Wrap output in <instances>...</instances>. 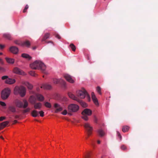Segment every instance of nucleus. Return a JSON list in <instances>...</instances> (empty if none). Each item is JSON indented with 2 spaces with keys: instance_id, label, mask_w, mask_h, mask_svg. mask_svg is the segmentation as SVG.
I'll return each instance as SVG.
<instances>
[{
  "instance_id": "nucleus-36",
  "label": "nucleus",
  "mask_w": 158,
  "mask_h": 158,
  "mask_svg": "<svg viewBox=\"0 0 158 158\" xmlns=\"http://www.w3.org/2000/svg\"><path fill=\"white\" fill-rule=\"evenodd\" d=\"M96 90L98 93L100 95L102 94V93L101 92V89L99 86H98L96 89Z\"/></svg>"
},
{
  "instance_id": "nucleus-42",
  "label": "nucleus",
  "mask_w": 158,
  "mask_h": 158,
  "mask_svg": "<svg viewBox=\"0 0 158 158\" xmlns=\"http://www.w3.org/2000/svg\"><path fill=\"white\" fill-rule=\"evenodd\" d=\"M117 134L118 136L120 138V140H121V139H122V136H121L120 134L118 131H117Z\"/></svg>"
},
{
  "instance_id": "nucleus-10",
  "label": "nucleus",
  "mask_w": 158,
  "mask_h": 158,
  "mask_svg": "<svg viewBox=\"0 0 158 158\" xmlns=\"http://www.w3.org/2000/svg\"><path fill=\"white\" fill-rule=\"evenodd\" d=\"M13 71L14 73L18 74L21 75H25V74L23 71L16 67L14 69Z\"/></svg>"
},
{
  "instance_id": "nucleus-37",
  "label": "nucleus",
  "mask_w": 158,
  "mask_h": 158,
  "mask_svg": "<svg viewBox=\"0 0 158 158\" xmlns=\"http://www.w3.org/2000/svg\"><path fill=\"white\" fill-rule=\"evenodd\" d=\"M53 82L55 84H59V79H53Z\"/></svg>"
},
{
  "instance_id": "nucleus-57",
  "label": "nucleus",
  "mask_w": 158,
  "mask_h": 158,
  "mask_svg": "<svg viewBox=\"0 0 158 158\" xmlns=\"http://www.w3.org/2000/svg\"><path fill=\"white\" fill-rule=\"evenodd\" d=\"M35 121H38V120H36V119H35Z\"/></svg>"
},
{
  "instance_id": "nucleus-26",
  "label": "nucleus",
  "mask_w": 158,
  "mask_h": 158,
  "mask_svg": "<svg viewBox=\"0 0 158 158\" xmlns=\"http://www.w3.org/2000/svg\"><path fill=\"white\" fill-rule=\"evenodd\" d=\"M98 132L101 137H102L105 135V133L102 129H99L98 131Z\"/></svg>"
},
{
  "instance_id": "nucleus-38",
  "label": "nucleus",
  "mask_w": 158,
  "mask_h": 158,
  "mask_svg": "<svg viewBox=\"0 0 158 158\" xmlns=\"http://www.w3.org/2000/svg\"><path fill=\"white\" fill-rule=\"evenodd\" d=\"M30 108H28L26 109H25L23 110V113H26L27 112H28L30 111Z\"/></svg>"
},
{
  "instance_id": "nucleus-35",
  "label": "nucleus",
  "mask_w": 158,
  "mask_h": 158,
  "mask_svg": "<svg viewBox=\"0 0 158 158\" xmlns=\"http://www.w3.org/2000/svg\"><path fill=\"white\" fill-rule=\"evenodd\" d=\"M6 72V69L4 67L0 66V72L1 73H4Z\"/></svg>"
},
{
  "instance_id": "nucleus-28",
  "label": "nucleus",
  "mask_w": 158,
  "mask_h": 158,
  "mask_svg": "<svg viewBox=\"0 0 158 158\" xmlns=\"http://www.w3.org/2000/svg\"><path fill=\"white\" fill-rule=\"evenodd\" d=\"M9 110L12 112L14 113L16 111L15 108L13 106H10L8 108Z\"/></svg>"
},
{
  "instance_id": "nucleus-20",
  "label": "nucleus",
  "mask_w": 158,
  "mask_h": 158,
  "mask_svg": "<svg viewBox=\"0 0 158 158\" xmlns=\"http://www.w3.org/2000/svg\"><path fill=\"white\" fill-rule=\"evenodd\" d=\"M31 114L34 117H38L39 116V111L36 110H33L32 111Z\"/></svg>"
},
{
  "instance_id": "nucleus-31",
  "label": "nucleus",
  "mask_w": 158,
  "mask_h": 158,
  "mask_svg": "<svg viewBox=\"0 0 158 158\" xmlns=\"http://www.w3.org/2000/svg\"><path fill=\"white\" fill-rule=\"evenodd\" d=\"M70 47L72 49V50L73 51H75L76 48L75 46L73 44H71L69 45Z\"/></svg>"
},
{
  "instance_id": "nucleus-45",
  "label": "nucleus",
  "mask_w": 158,
  "mask_h": 158,
  "mask_svg": "<svg viewBox=\"0 0 158 158\" xmlns=\"http://www.w3.org/2000/svg\"><path fill=\"white\" fill-rule=\"evenodd\" d=\"M8 76H4L2 77V79L3 80L6 79V80L7 79H8L7 78H8Z\"/></svg>"
},
{
  "instance_id": "nucleus-41",
  "label": "nucleus",
  "mask_w": 158,
  "mask_h": 158,
  "mask_svg": "<svg viewBox=\"0 0 158 158\" xmlns=\"http://www.w3.org/2000/svg\"><path fill=\"white\" fill-rule=\"evenodd\" d=\"M0 105L2 106H6V104L2 101H0Z\"/></svg>"
},
{
  "instance_id": "nucleus-23",
  "label": "nucleus",
  "mask_w": 158,
  "mask_h": 158,
  "mask_svg": "<svg viewBox=\"0 0 158 158\" xmlns=\"http://www.w3.org/2000/svg\"><path fill=\"white\" fill-rule=\"evenodd\" d=\"M36 96L38 100L40 101H43L44 99V98L43 95L40 94H36Z\"/></svg>"
},
{
  "instance_id": "nucleus-1",
  "label": "nucleus",
  "mask_w": 158,
  "mask_h": 158,
  "mask_svg": "<svg viewBox=\"0 0 158 158\" xmlns=\"http://www.w3.org/2000/svg\"><path fill=\"white\" fill-rule=\"evenodd\" d=\"M31 68L32 69H40L44 72L46 69L45 65L41 61L36 60L30 65Z\"/></svg>"
},
{
  "instance_id": "nucleus-29",
  "label": "nucleus",
  "mask_w": 158,
  "mask_h": 158,
  "mask_svg": "<svg viewBox=\"0 0 158 158\" xmlns=\"http://www.w3.org/2000/svg\"><path fill=\"white\" fill-rule=\"evenodd\" d=\"M59 84L65 85L66 83L61 78H60L59 79Z\"/></svg>"
},
{
  "instance_id": "nucleus-11",
  "label": "nucleus",
  "mask_w": 158,
  "mask_h": 158,
  "mask_svg": "<svg viewBox=\"0 0 158 158\" xmlns=\"http://www.w3.org/2000/svg\"><path fill=\"white\" fill-rule=\"evenodd\" d=\"M64 77L66 80L69 82L73 83L74 82V80L73 79L71 76L68 74H65Z\"/></svg>"
},
{
  "instance_id": "nucleus-55",
  "label": "nucleus",
  "mask_w": 158,
  "mask_h": 158,
  "mask_svg": "<svg viewBox=\"0 0 158 158\" xmlns=\"http://www.w3.org/2000/svg\"><path fill=\"white\" fill-rule=\"evenodd\" d=\"M0 138L2 139H4V138L2 136H1Z\"/></svg>"
},
{
  "instance_id": "nucleus-19",
  "label": "nucleus",
  "mask_w": 158,
  "mask_h": 158,
  "mask_svg": "<svg viewBox=\"0 0 158 158\" xmlns=\"http://www.w3.org/2000/svg\"><path fill=\"white\" fill-rule=\"evenodd\" d=\"M41 88L45 89H50L52 88L51 85L48 84H45L41 86Z\"/></svg>"
},
{
  "instance_id": "nucleus-4",
  "label": "nucleus",
  "mask_w": 158,
  "mask_h": 158,
  "mask_svg": "<svg viewBox=\"0 0 158 158\" xmlns=\"http://www.w3.org/2000/svg\"><path fill=\"white\" fill-rule=\"evenodd\" d=\"M92 114V111L90 109L86 108L84 109L81 113V118L85 121L88 120V116H90Z\"/></svg>"
},
{
  "instance_id": "nucleus-6",
  "label": "nucleus",
  "mask_w": 158,
  "mask_h": 158,
  "mask_svg": "<svg viewBox=\"0 0 158 158\" xmlns=\"http://www.w3.org/2000/svg\"><path fill=\"white\" fill-rule=\"evenodd\" d=\"M77 96L81 98H84L86 96L88 100L90 101V97L85 89H83L82 90H79L77 92Z\"/></svg>"
},
{
  "instance_id": "nucleus-25",
  "label": "nucleus",
  "mask_w": 158,
  "mask_h": 158,
  "mask_svg": "<svg viewBox=\"0 0 158 158\" xmlns=\"http://www.w3.org/2000/svg\"><path fill=\"white\" fill-rule=\"evenodd\" d=\"M3 37L6 39L9 40H11V37L10 35L8 33H5L3 34Z\"/></svg>"
},
{
  "instance_id": "nucleus-40",
  "label": "nucleus",
  "mask_w": 158,
  "mask_h": 158,
  "mask_svg": "<svg viewBox=\"0 0 158 158\" xmlns=\"http://www.w3.org/2000/svg\"><path fill=\"white\" fill-rule=\"evenodd\" d=\"M29 6L27 5L24 10H23V13H25L27 12V10L28 9Z\"/></svg>"
},
{
  "instance_id": "nucleus-22",
  "label": "nucleus",
  "mask_w": 158,
  "mask_h": 158,
  "mask_svg": "<svg viewBox=\"0 0 158 158\" xmlns=\"http://www.w3.org/2000/svg\"><path fill=\"white\" fill-rule=\"evenodd\" d=\"M6 60L7 63L10 64H13L14 63L15 60L14 59L10 58L8 57H6Z\"/></svg>"
},
{
  "instance_id": "nucleus-8",
  "label": "nucleus",
  "mask_w": 158,
  "mask_h": 158,
  "mask_svg": "<svg viewBox=\"0 0 158 158\" xmlns=\"http://www.w3.org/2000/svg\"><path fill=\"white\" fill-rule=\"evenodd\" d=\"M84 126L87 131L88 136H89L92 134L93 127L88 123H85Z\"/></svg>"
},
{
  "instance_id": "nucleus-3",
  "label": "nucleus",
  "mask_w": 158,
  "mask_h": 158,
  "mask_svg": "<svg viewBox=\"0 0 158 158\" xmlns=\"http://www.w3.org/2000/svg\"><path fill=\"white\" fill-rule=\"evenodd\" d=\"M79 109V107L78 105L74 104H70L68 106V111L69 112L68 114L70 115H71V113L77 112L78 110Z\"/></svg>"
},
{
  "instance_id": "nucleus-30",
  "label": "nucleus",
  "mask_w": 158,
  "mask_h": 158,
  "mask_svg": "<svg viewBox=\"0 0 158 158\" xmlns=\"http://www.w3.org/2000/svg\"><path fill=\"white\" fill-rule=\"evenodd\" d=\"M78 102L81 103V106L82 107H85L87 106V104L85 103L82 102L81 100H80L79 102Z\"/></svg>"
},
{
  "instance_id": "nucleus-18",
  "label": "nucleus",
  "mask_w": 158,
  "mask_h": 158,
  "mask_svg": "<svg viewBox=\"0 0 158 158\" xmlns=\"http://www.w3.org/2000/svg\"><path fill=\"white\" fill-rule=\"evenodd\" d=\"M15 80L14 79L8 78L5 81V82L9 84H12L15 83Z\"/></svg>"
},
{
  "instance_id": "nucleus-33",
  "label": "nucleus",
  "mask_w": 158,
  "mask_h": 158,
  "mask_svg": "<svg viewBox=\"0 0 158 158\" xmlns=\"http://www.w3.org/2000/svg\"><path fill=\"white\" fill-rule=\"evenodd\" d=\"M23 45H25L27 47H29L30 45V42L28 41H26L24 42L23 44Z\"/></svg>"
},
{
  "instance_id": "nucleus-47",
  "label": "nucleus",
  "mask_w": 158,
  "mask_h": 158,
  "mask_svg": "<svg viewBox=\"0 0 158 158\" xmlns=\"http://www.w3.org/2000/svg\"><path fill=\"white\" fill-rule=\"evenodd\" d=\"M0 64L1 65H4V63L2 59L0 58Z\"/></svg>"
},
{
  "instance_id": "nucleus-7",
  "label": "nucleus",
  "mask_w": 158,
  "mask_h": 158,
  "mask_svg": "<svg viewBox=\"0 0 158 158\" xmlns=\"http://www.w3.org/2000/svg\"><path fill=\"white\" fill-rule=\"evenodd\" d=\"M23 102L24 105H23V102L20 100L16 102V105L17 107L19 108H26L28 106V103L25 100H23Z\"/></svg>"
},
{
  "instance_id": "nucleus-16",
  "label": "nucleus",
  "mask_w": 158,
  "mask_h": 158,
  "mask_svg": "<svg viewBox=\"0 0 158 158\" xmlns=\"http://www.w3.org/2000/svg\"><path fill=\"white\" fill-rule=\"evenodd\" d=\"M10 51L12 53L16 54L18 52V49L16 47L12 46L10 48Z\"/></svg>"
},
{
  "instance_id": "nucleus-44",
  "label": "nucleus",
  "mask_w": 158,
  "mask_h": 158,
  "mask_svg": "<svg viewBox=\"0 0 158 158\" xmlns=\"http://www.w3.org/2000/svg\"><path fill=\"white\" fill-rule=\"evenodd\" d=\"M121 148L122 150H125L127 149V147L126 146L124 145H123L121 146Z\"/></svg>"
},
{
  "instance_id": "nucleus-50",
  "label": "nucleus",
  "mask_w": 158,
  "mask_h": 158,
  "mask_svg": "<svg viewBox=\"0 0 158 158\" xmlns=\"http://www.w3.org/2000/svg\"><path fill=\"white\" fill-rule=\"evenodd\" d=\"M89 157V155L88 153H87L85 155V158H88Z\"/></svg>"
},
{
  "instance_id": "nucleus-15",
  "label": "nucleus",
  "mask_w": 158,
  "mask_h": 158,
  "mask_svg": "<svg viewBox=\"0 0 158 158\" xmlns=\"http://www.w3.org/2000/svg\"><path fill=\"white\" fill-rule=\"evenodd\" d=\"M22 84L27 86V88L29 89H32L33 88L32 85L27 81H23Z\"/></svg>"
},
{
  "instance_id": "nucleus-43",
  "label": "nucleus",
  "mask_w": 158,
  "mask_h": 158,
  "mask_svg": "<svg viewBox=\"0 0 158 158\" xmlns=\"http://www.w3.org/2000/svg\"><path fill=\"white\" fill-rule=\"evenodd\" d=\"M67 111L66 110H64L61 113L64 115H66L67 114Z\"/></svg>"
},
{
  "instance_id": "nucleus-53",
  "label": "nucleus",
  "mask_w": 158,
  "mask_h": 158,
  "mask_svg": "<svg viewBox=\"0 0 158 158\" xmlns=\"http://www.w3.org/2000/svg\"><path fill=\"white\" fill-rule=\"evenodd\" d=\"M17 123V121L16 120H15L14 121V123H13V124H15Z\"/></svg>"
},
{
  "instance_id": "nucleus-5",
  "label": "nucleus",
  "mask_w": 158,
  "mask_h": 158,
  "mask_svg": "<svg viewBox=\"0 0 158 158\" xmlns=\"http://www.w3.org/2000/svg\"><path fill=\"white\" fill-rule=\"evenodd\" d=\"M11 93L10 89L6 88L3 90L1 92V98L3 100L7 99Z\"/></svg>"
},
{
  "instance_id": "nucleus-14",
  "label": "nucleus",
  "mask_w": 158,
  "mask_h": 158,
  "mask_svg": "<svg viewBox=\"0 0 158 158\" xmlns=\"http://www.w3.org/2000/svg\"><path fill=\"white\" fill-rule=\"evenodd\" d=\"M91 97L94 103L96 106H98L99 103L98 102V99L96 98L94 92H92L91 93Z\"/></svg>"
},
{
  "instance_id": "nucleus-56",
  "label": "nucleus",
  "mask_w": 158,
  "mask_h": 158,
  "mask_svg": "<svg viewBox=\"0 0 158 158\" xmlns=\"http://www.w3.org/2000/svg\"><path fill=\"white\" fill-rule=\"evenodd\" d=\"M2 52H0V55H2Z\"/></svg>"
},
{
  "instance_id": "nucleus-48",
  "label": "nucleus",
  "mask_w": 158,
  "mask_h": 158,
  "mask_svg": "<svg viewBox=\"0 0 158 158\" xmlns=\"http://www.w3.org/2000/svg\"><path fill=\"white\" fill-rule=\"evenodd\" d=\"M6 118L5 117L2 116L0 117V121H2L3 120L5 119Z\"/></svg>"
},
{
  "instance_id": "nucleus-34",
  "label": "nucleus",
  "mask_w": 158,
  "mask_h": 158,
  "mask_svg": "<svg viewBox=\"0 0 158 158\" xmlns=\"http://www.w3.org/2000/svg\"><path fill=\"white\" fill-rule=\"evenodd\" d=\"M29 74L31 75L34 76L36 77L37 76V74L35 73V72L33 71H31L29 72Z\"/></svg>"
},
{
  "instance_id": "nucleus-24",
  "label": "nucleus",
  "mask_w": 158,
  "mask_h": 158,
  "mask_svg": "<svg viewBox=\"0 0 158 158\" xmlns=\"http://www.w3.org/2000/svg\"><path fill=\"white\" fill-rule=\"evenodd\" d=\"M21 56L24 58L27 59L29 60H30L32 58L29 55L26 53L22 54Z\"/></svg>"
},
{
  "instance_id": "nucleus-13",
  "label": "nucleus",
  "mask_w": 158,
  "mask_h": 158,
  "mask_svg": "<svg viewBox=\"0 0 158 158\" xmlns=\"http://www.w3.org/2000/svg\"><path fill=\"white\" fill-rule=\"evenodd\" d=\"M50 34L49 33H46L43 38L42 39V41H44L45 42V43H46V44H48V43H49V42H51V43H52V41H46V40L50 36Z\"/></svg>"
},
{
  "instance_id": "nucleus-21",
  "label": "nucleus",
  "mask_w": 158,
  "mask_h": 158,
  "mask_svg": "<svg viewBox=\"0 0 158 158\" xmlns=\"http://www.w3.org/2000/svg\"><path fill=\"white\" fill-rule=\"evenodd\" d=\"M9 122L8 121L3 122L0 124V130L4 128L8 124Z\"/></svg>"
},
{
  "instance_id": "nucleus-54",
  "label": "nucleus",
  "mask_w": 158,
  "mask_h": 158,
  "mask_svg": "<svg viewBox=\"0 0 158 158\" xmlns=\"http://www.w3.org/2000/svg\"><path fill=\"white\" fill-rule=\"evenodd\" d=\"M97 143L98 144H100V141L98 140L97 141Z\"/></svg>"
},
{
  "instance_id": "nucleus-2",
  "label": "nucleus",
  "mask_w": 158,
  "mask_h": 158,
  "mask_svg": "<svg viewBox=\"0 0 158 158\" xmlns=\"http://www.w3.org/2000/svg\"><path fill=\"white\" fill-rule=\"evenodd\" d=\"M26 91V88L22 85L16 86L14 90V93L15 95L19 94L22 97H24Z\"/></svg>"
},
{
  "instance_id": "nucleus-52",
  "label": "nucleus",
  "mask_w": 158,
  "mask_h": 158,
  "mask_svg": "<svg viewBox=\"0 0 158 158\" xmlns=\"http://www.w3.org/2000/svg\"><path fill=\"white\" fill-rule=\"evenodd\" d=\"M19 117V116H18V115H15V119L18 118Z\"/></svg>"
},
{
  "instance_id": "nucleus-46",
  "label": "nucleus",
  "mask_w": 158,
  "mask_h": 158,
  "mask_svg": "<svg viewBox=\"0 0 158 158\" xmlns=\"http://www.w3.org/2000/svg\"><path fill=\"white\" fill-rule=\"evenodd\" d=\"M15 43L16 44H18L19 45H20L21 44V43L18 40H16L15 41Z\"/></svg>"
},
{
  "instance_id": "nucleus-39",
  "label": "nucleus",
  "mask_w": 158,
  "mask_h": 158,
  "mask_svg": "<svg viewBox=\"0 0 158 158\" xmlns=\"http://www.w3.org/2000/svg\"><path fill=\"white\" fill-rule=\"evenodd\" d=\"M39 114H40V116L42 117H43L44 115V112L42 110L39 111Z\"/></svg>"
},
{
  "instance_id": "nucleus-49",
  "label": "nucleus",
  "mask_w": 158,
  "mask_h": 158,
  "mask_svg": "<svg viewBox=\"0 0 158 158\" xmlns=\"http://www.w3.org/2000/svg\"><path fill=\"white\" fill-rule=\"evenodd\" d=\"M55 36L57 38L59 39H60L61 38L60 36L57 34H56L55 35Z\"/></svg>"
},
{
  "instance_id": "nucleus-51",
  "label": "nucleus",
  "mask_w": 158,
  "mask_h": 158,
  "mask_svg": "<svg viewBox=\"0 0 158 158\" xmlns=\"http://www.w3.org/2000/svg\"><path fill=\"white\" fill-rule=\"evenodd\" d=\"M4 47V45H2L1 44H0V49H3Z\"/></svg>"
},
{
  "instance_id": "nucleus-12",
  "label": "nucleus",
  "mask_w": 158,
  "mask_h": 158,
  "mask_svg": "<svg viewBox=\"0 0 158 158\" xmlns=\"http://www.w3.org/2000/svg\"><path fill=\"white\" fill-rule=\"evenodd\" d=\"M54 107L55 108H56L55 111V113H57L59 112L62 111L63 110L62 107H61L59 104L57 103H55L54 104Z\"/></svg>"
},
{
  "instance_id": "nucleus-9",
  "label": "nucleus",
  "mask_w": 158,
  "mask_h": 158,
  "mask_svg": "<svg viewBox=\"0 0 158 158\" xmlns=\"http://www.w3.org/2000/svg\"><path fill=\"white\" fill-rule=\"evenodd\" d=\"M31 103L34 104V107L35 109L40 110L42 107V104L40 102H35L34 100L31 101Z\"/></svg>"
},
{
  "instance_id": "nucleus-32",
  "label": "nucleus",
  "mask_w": 158,
  "mask_h": 158,
  "mask_svg": "<svg viewBox=\"0 0 158 158\" xmlns=\"http://www.w3.org/2000/svg\"><path fill=\"white\" fill-rule=\"evenodd\" d=\"M44 105L46 107L48 108H50L52 106L51 103L48 102H46L45 103Z\"/></svg>"
},
{
  "instance_id": "nucleus-27",
  "label": "nucleus",
  "mask_w": 158,
  "mask_h": 158,
  "mask_svg": "<svg viewBox=\"0 0 158 158\" xmlns=\"http://www.w3.org/2000/svg\"><path fill=\"white\" fill-rule=\"evenodd\" d=\"M130 128V127L128 126H124L122 127V131L123 132H126Z\"/></svg>"
},
{
  "instance_id": "nucleus-17",
  "label": "nucleus",
  "mask_w": 158,
  "mask_h": 158,
  "mask_svg": "<svg viewBox=\"0 0 158 158\" xmlns=\"http://www.w3.org/2000/svg\"><path fill=\"white\" fill-rule=\"evenodd\" d=\"M68 96L69 98L71 99L76 100L77 102H79L80 99H79L77 97H76L74 94L71 92H69L68 94Z\"/></svg>"
}]
</instances>
